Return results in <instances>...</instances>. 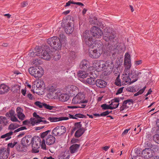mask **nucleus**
<instances>
[{
  "mask_svg": "<svg viewBox=\"0 0 159 159\" xmlns=\"http://www.w3.org/2000/svg\"><path fill=\"white\" fill-rule=\"evenodd\" d=\"M90 32L93 36L96 38H99L103 34L102 30L95 26L91 28Z\"/></svg>",
  "mask_w": 159,
  "mask_h": 159,
  "instance_id": "1a4fd4ad",
  "label": "nucleus"
},
{
  "mask_svg": "<svg viewBox=\"0 0 159 159\" xmlns=\"http://www.w3.org/2000/svg\"><path fill=\"white\" fill-rule=\"evenodd\" d=\"M13 132L12 131L10 132L9 133H6L4 135H2L1 138L2 139L5 138H6L5 139V140L6 141L7 140L9 139H10L11 137V136Z\"/></svg>",
  "mask_w": 159,
  "mask_h": 159,
  "instance_id": "e433bc0d",
  "label": "nucleus"
},
{
  "mask_svg": "<svg viewBox=\"0 0 159 159\" xmlns=\"http://www.w3.org/2000/svg\"><path fill=\"white\" fill-rule=\"evenodd\" d=\"M56 87L55 85H50L48 87V90L50 94L52 95L53 92L56 91Z\"/></svg>",
  "mask_w": 159,
  "mask_h": 159,
  "instance_id": "ea45409f",
  "label": "nucleus"
},
{
  "mask_svg": "<svg viewBox=\"0 0 159 159\" xmlns=\"http://www.w3.org/2000/svg\"><path fill=\"white\" fill-rule=\"evenodd\" d=\"M81 122L75 123L74 125V127L72 130L71 133H73L75 131L79 129H81L82 125L80 124Z\"/></svg>",
  "mask_w": 159,
  "mask_h": 159,
  "instance_id": "72a5a7b5",
  "label": "nucleus"
},
{
  "mask_svg": "<svg viewBox=\"0 0 159 159\" xmlns=\"http://www.w3.org/2000/svg\"><path fill=\"white\" fill-rule=\"evenodd\" d=\"M89 62L84 59L82 60L80 65V68L82 70L87 71L89 67Z\"/></svg>",
  "mask_w": 159,
  "mask_h": 159,
  "instance_id": "5701e85b",
  "label": "nucleus"
},
{
  "mask_svg": "<svg viewBox=\"0 0 159 159\" xmlns=\"http://www.w3.org/2000/svg\"><path fill=\"white\" fill-rule=\"evenodd\" d=\"M19 126L20 125L16 123H12L9 125L8 129L11 130H14Z\"/></svg>",
  "mask_w": 159,
  "mask_h": 159,
  "instance_id": "a19ab883",
  "label": "nucleus"
},
{
  "mask_svg": "<svg viewBox=\"0 0 159 159\" xmlns=\"http://www.w3.org/2000/svg\"><path fill=\"white\" fill-rule=\"evenodd\" d=\"M61 57V56L59 52L57 51L55 54L53 58L55 60L57 61L60 59Z\"/></svg>",
  "mask_w": 159,
  "mask_h": 159,
  "instance_id": "49530a36",
  "label": "nucleus"
},
{
  "mask_svg": "<svg viewBox=\"0 0 159 159\" xmlns=\"http://www.w3.org/2000/svg\"><path fill=\"white\" fill-rule=\"evenodd\" d=\"M31 124L32 125L34 126L35 125H38L42 121V120H38L36 118L32 117L30 119Z\"/></svg>",
  "mask_w": 159,
  "mask_h": 159,
  "instance_id": "2f4dec72",
  "label": "nucleus"
},
{
  "mask_svg": "<svg viewBox=\"0 0 159 159\" xmlns=\"http://www.w3.org/2000/svg\"><path fill=\"white\" fill-rule=\"evenodd\" d=\"M119 104V103H115L111 101V103L110 104L111 106H112V108H113V109L117 108Z\"/></svg>",
  "mask_w": 159,
  "mask_h": 159,
  "instance_id": "864d4df0",
  "label": "nucleus"
},
{
  "mask_svg": "<svg viewBox=\"0 0 159 159\" xmlns=\"http://www.w3.org/2000/svg\"><path fill=\"white\" fill-rule=\"evenodd\" d=\"M10 149L1 148L0 149V159H7L9 156Z\"/></svg>",
  "mask_w": 159,
  "mask_h": 159,
  "instance_id": "f3484780",
  "label": "nucleus"
},
{
  "mask_svg": "<svg viewBox=\"0 0 159 159\" xmlns=\"http://www.w3.org/2000/svg\"><path fill=\"white\" fill-rule=\"evenodd\" d=\"M16 150L20 152H22L24 151V149L22 147H21V146L20 144H16Z\"/></svg>",
  "mask_w": 159,
  "mask_h": 159,
  "instance_id": "4d7b16f0",
  "label": "nucleus"
},
{
  "mask_svg": "<svg viewBox=\"0 0 159 159\" xmlns=\"http://www.w3.org/2000/svg\"><path fill=\"white\" fill-rule=\"evenodd\" d=\"M67 93L70 95H75L78 92V89L76 86L73 85H68L66 89Z\"/></svg>",
  "mask_w": 159,
  "mask_h": 159,
  "instance_id": "dca6fc26",
  "label": "nucleus"
},
{
  "mask_svg": "<svg viewBox=\"0 0 159 159\" xmlns=\"http://www.w3.org/2000/svg\"><path fill=\"white\" fill-rule=\"evenodd\" d=\"M105 70L106 69H112L114 67V64L112 61L110 60H108L105 62Z\"/></svg>",
  "mask_w": 159,
  "mask_h": 159,
  "instance_id": "7c9ffc66",
  "label": "nucleus"
},
{
  "mask_svg": "<svg viewBox=\"0 0 159 159\" xmlns=\"http://www.w3.org/2000/svg\"><path fill=\"white\" fill-rule=\"evenodd\" d=\"M33 116L36 119L39 120L40 118V116H39V115H37V113L35 112H34L33 114Z\"/></svg>",
  "mask_w": 159,
  "mask_h": 159,
  "instance_id": "338daca9",
  "label": "nucleus"
},
{
  "mask_svg": "<svg viewBox=\"0 0 159 159\" xmlns=\"http://www.w3.org/2000/svg\"><path fill=\"white\" fill-rule=\"evenodd\" d=\"M155 153L154 150L149 148H145L142 152V156L148 159L152 157Z\"/></svg>",
  "mask_w": 159,
  "mask_h": 159,
  "instance_id": "9b49d317",
  "label": "nucleus"
},
{
  "mask_svg": "<svg viewBox=\"0 0 159 159\" xmlns=\"http://www.w3.org/2000/svg\"><path fill=\"white\" fill-rule=\"evenodd\" d=\"M43 51V50L42 47L39 46H36L34 50L30 52L29 55V56L32 57L35 56H40L41 54Z\"/></svg>",
  "mask_w": 159,
  "mask_h": 159,
  "instance_id": "ddd939ff",
  "label": "nucleus"
},
{
  "mask_svg": "<svg viewBox=\"0 0 159 159\" xmlns=\"http://www.w3.org/2000/svg\"><path fill=\"white\" fill-rule=\"evenodd\" d=\"M86 130V129L83 127L78 129L76 131L75 134V136L76 138L80 137L84 134Z\"/></svg>",
  "mask_w": 159,
  "mask_h": 159,
  "instance_id": "cd10ccee",
  "label": "nucleus"
},
{
  "mask_svg": "<svg viewBox=\"0 0 159 159\" xmlns=\"http://www.w3.org/2000/svg\"><path fill=\"white\" fill-rule=\"evenodd\" d=\"M141 74V73L139 71H136L134 70H131L130 73L131 80H132V82L131 83H133L137 81L139 78V75Z\"/></svg>",
  "mask_w": 159,
  "mask_h": 159,
  "instance_id": "a211bd4d",
  "label": "nucleus"
},
{
  "mask_svg": "<svg viewBox=\"0 0 159 159\" xmlns=\"http://www.w3.org/2000/svg\"><path fill=\"white\" fill-rule=\"evenodd\" d=\"M115 84L117 86H121V82H120V79L119 78V75L116 78L115 82Z\"/></svg>",
  "mask_w": 159,
  "mask_h": 159,
  "instance_id": "6e6d98bb",
  "label": "nucleus"
},
{
  "mask_svg": "<svg viewBox=\"0 0 159 159\" xmlns=\"http://www.w3.org/2000/svg\"><path fill=\"white\" fill-rule=\"evenodd\" d=\"M44 84L43 81L41 80H38V81L32 86V88L34 90V93H36L37 94L40 95L41 93L40 92L37 91L38 89L40 90L42 88L44 87Z\"/></svg>",
  "mask_w": 159,
  "mask_h": 159,
  "instance_id": "9d476101",
  "label": "nucleus"
},
{
  "mask_svg": "<svg viewBox=\"0 0 159 159\" xmlns=\"http://www.w3.org/2000/svg\"><path fill=\"white\" fill-rule=\"evenodd\" d=\"M61 26L65 29V32L67 34H71L74 30V25L73 24L67 20L63 22Z\"/></svg>",
  "mask_w": 159,
  "mask_h": 159,
  "instance_id": "6e6552de",
  "label": "nucleus"
},
{
  "mask_svg": "<svg viewBox=\"0 0 159 159\" xmlns=\"http://www.w3.org/2000/svg\"><path fill=\"white\" fill-rule=\"evenodd\" d=\"M14 113L15 111L13 110H11L6 113V116L7 117H11L14 116Z\"/></svg>",
  "mask_w": 159,
  "mask_h": 159,
  "instance_id": "de8ad7c7",
  "label": "nucleus"
},
{
  "mask_svg": "<svg viewBox=\"0 0 159 159\" xmlns=\"http://www.w3.org/2000/svg\"><path fill=\"white\" fill-rule=\"evenodd\" d=\"M89 31L86 30L83 34V36L84 42L89 47L93 46L94 44L95 41L92 38L90 37Z\"/></svg>",
  "mask_w": 159,
  "mask_h": 159,
  "instance_id": "423d86ee",
  "label": "nucleus"
},
{
  "mask_svg": "<svg viewBox=\"0 0 159 159\" xmlns=\"http://www.w3.org/2000/svg\"><path fill=\"white\" fill-rule=\"evenodd\" d=\"M47 42L49 45L56 50L60 49L61 48V40L57 37L53 36L49 38L48 39Z\"/></svg>",
  "mask_w": 159,
  "mask_h": 159,
  "instance_id": "f03ea898",
  "label": "nucleus"
},
{
  "mask_svg": "<svg viewBox=\"0 0 159 159\" xmlns=\"http://www.w3.org/2000/svg\"><path fill=\"white\" fill-rule=\"evenodd\" d=\"M59 98L61 101L65 102L69 99V97L66 94H62L60 95Z\"/></svg>",
  "mask_w": 159,
  "mask_h": 159,
  "instance_id": "c9c22d12",
  "label": "nucleus"
},
{
  "mask_svg": "<svg viewBox=\"0 0 159 159\" xmlns=\"http://www.w3.org/2000/svg\"><path fill=\"white\" fill-rule=\"evenodd\" d=\"M17 143V142H14L13 143H11L8 144V146L11 148H13Z\"/></svg>",
  "mask_w": 159,
  "mask_h": 159,
  "instance_id": "bf43d9fd",
  "label": "nucleus"
},
{
  "mask_svg": "<svg viewBox=\"0 0 159 159\" xmlns=\"http://www.w3.org/2000/svg\"><path fill=\"white\" fill-rule=\"evenodd\" d=\"M34 104L37 106L39 107V108H42L43 107V103H42L39 101H37L35 102Z\"/></svg>",
  "mask_w": 159,
  "mask_h": 159,
  "instance_id": "13d9d810",
  "label": "nucleus"
},
{
  "mask_svg": "<svg viewBox=\"0 0 159 159\" xmlns=\"http://www.w3.org/2000/svg\"><path fill=\"white\" fill-rule=\"evenodd\" d=\"M43 107L46 109L51 110H52L53 108L55 107L54 106H51L49 104H47L45 103H43Z\"/></svg>",
  "mask_w": 159,
  "mask_h": 159,
  "instance_id": "603ef678",
  "label": "nucleus"
},
{
  "mask_svg": "<svg viewBox=\"0 0 159 159\" xmlns=\"http://www.w3.org/2000/svg\"><path fill=\"white\" fill-rule=\"evenodd\" d=\"M102 53V51H98L97 49L94 50L93 51L90 52L89 56L93 58H98Z\"/></svg>",
  "mask_w": 159,
  "mask_h": 159,
  "instance_id": "412c9836",
  "label": "nucleus"
},
{
  "mask_svg": "<svg viewBox=\"0 0 159 159\" xmlns=\"http://www.w3.org/2000/svg\"><path fill=\"white\" fill-rule=\"evenodd\" d=\"M8 121L7 119L5 117L2 116H0V124L6 125Z\"/></svg>",
  "mask_w": 159,
  "mask_h": 159,
  "instance_id": "58836bf2",
  "label": "nucleus"
},
{
  "mask_svg": "<svg viewBox=\"0 0 159 159\" xmlns=\"http://www.w3.org/2000/svg\"><path fill=\"white\" fill-rule=\"evenodd\" d=\"M106 82L101 79H97L96 80L95 84L97 87L100 88H103L106 86Z\"/></svg>",
  "mask_w": 159,
  "mask_h": 159,
  "instance_id": "393cba45",
  "label": "nucleus"
},
{
  "mask_svg": "<svg viewBox=\"0 0 159 159\" xmlns=\"http://www.w3.org/2000/svg\"><path fill=\"white\" fill-rule=\"evenodd\" d=\"M105 61H98L94 62L93 66L98 71H100L105 70Z\"/></svg>",
  "mask_w": 159,
  "mask_h": 159,
  "instance_id": "2eb2a0df",
  "label": "nucleus"
},
{
  "mask_svg": "<svg viewBox=\"0 0 159 159\" xmlns=\"http://www.w3.org/2000/svg\"><path fill=\"white\" fill-rule=\"evenodd\" d=\"M75 119H77L78 118H86L85 116L82 114L79 113L75 115Z\"/></svg>",
  "mask_w": 159,
  "mask_h": 159,
  "instance_id": "5fc2aeb1",
  "label": "nucleus"
},
{
  "mask_svg": "<svg viewBox=\"0 0 159 159\" xmlns=\"http://www.w3.org/2000/svg\"><path fill=\"white\" fill-rule=\"evenodd\" d=\"M28 3L27 2H23L21 3V6L22 8L26 7L28 5Z\"/></svg>",
  "mask_w": 159,
  "mask_h": 159,
  "instance_id": "680f3d73",
  "label": "nucleus"
},
{
  "mask_svg": "<svg viewBox=\"0 0 159 159\" xmlns=\"http://www.w3.org/2000/svg\"><path fill=\"white\" fill-rule=\"evenodd\" d=\"M17 116L20 120H23L25 116L23 113V110L20 107H18L16 109Z\"/></svg>",
  "mask_w": 159,
  "mask_h": 159,
  "instance_id": "b1692460",
  "label": "nucleus"
},
{
  "mask_svg": "<svg viewBox=\"0 0 159 159\" xmlns=\"http://www.w3.org/2000/svg\"><path fill=\"white\" fill-rule=\"evenodd\" d=\"M119 48V47L118 46L116 47V48H115L114 47H113V46H112L111 49L110 50V51H114V53H118L120 52V51Z\"/></svg>",
  "mask_w": 159,
  "mask_h": 159,
  "instance_id": "37998d69",
  "label": "nucleus"
},
{
  "mask_svg": "<svg viewBox=\"0 0 159 159\" xmlns=\"http://www.w3.org/2000/svg\"><path fill=\"white\" fill-rule=\"evenodd\" d=\"M95 47L96 48L99 49V51H102L103 47V45L102 43L100 40H96L95 41L94 44L92 47Z\"/></svg>",
  "mask_w": 159,
  "mask_h": 159,
  "instance_id": "a878e982",
  "label": "nucleus"
},
{
  "mask_svg": "<svg viewBox=\"0 0 159 159\" xmlns=\"http://www.w3.org/2000/svg\"><path fill=\"white\" fill-rule=\"evenodd\" d=\"M95 79L91 77L88 78L86 80V83L91 85H95Z\"/></svg>",
  "mask_w": 159,
  "mask_h": 159,
  "instance_id": "f704fd0d",
  "label": "nucleus"
},
{
  "mask_svg": "<svg viewBox=\"0 0 159 159\" xmlns=\"http://www.w3.org/2000/svg\"><path fill=\"white\" fill-rule=\"evenodd\" d=\"M124 65L126 68L125 70H127L130 69L131 67L130 56L128 52L126 53L125 55Z\"/></svg>",
  "mask_w": 159,
  "mask_h": 159,
  "instance_id": "4468645a",
  "label": "nucleus"
},
{
  "mask_svg": "<svg viewBox=\"0 0 159 159\" xmlns=\"http://www.w3.org/2000/svg\"><path fill=\"white\" fill-rule=\"evenodd\" d=\"M146 88V86H144L143 89H141L138 92H137L136 93H135L134 94V96H137L140 94H142L144 92Z\"/></svg>",
  "mask_w": 159,
  "mask_h": 159,
  "instance_id": "09e8293b",
  "label": "nucleus"
},
{
  "mask_svg": "<svg viewBox=\"0 0 159 159\" xmlns=\"http://www.w3.org/2000/svg\"><path fill=\"white\" fill-rule=\"evenodd\" d=\"M27 97L30 100H33L34 99L33 96L30 93H29L27 94Z\"/></svg>",
  "mask_w": 159,
  "mask_h": 159,
  "instance_id": "774afa93",
  "label": "nucleus"
},
{
  "mask_svg": "<svg viewBox=\"0 0 159 159\" xmlns=\"http://www.w3.org/2000/svg\"><path fill=\"white\" fill-rule=\"evenodd\" d=\"M11 120L13 122H18L20 123V121H19L17 118L14 115L11 118Z\"/></svg>",
  "mask_w": 159,
  "mask_h": 159,
  "instance_id": "052dcab7",
  "label": "nucleus"
},
{
  "mask_svg": "<svg viewBox=\"0 0 159 159\" xmlns=\"http://www.w3.org/2000/svg\"><path fill=\"white\" fill-rule=\"evenodd\" d=\"M30 138L26 137H23L21 141V143L23 146H26L30 144Z\"/></svg>",
  "mask_w": 159,
  "mask_h": 159,
  "instance_id": "c756f323",
  "label": "nucleus"
},
{
  "mask_svg": "<svg viewBox=\"0 0 159 159\" xmlns=\"http://www.w3.org/2000/svg\"><path fill=\"white\" fill-rule=\"evenodd\" d=\"M54 136L52 134H48L45 138V141L48 145H51L53 144L56 140Z\"/></svg>",
  "mask_w": 159,
  "mask_h": 159,
  "instance_id": "aec40b11",
  "label": "nucleus"
},
{
  "mask_svg": "<svg viewBox=\"0 0 159 159\" xmlns=\"http://www.w3.org/2000/svg\"><path fill=\"white\" fill-rule=\"evenodd\" d=\"M152 132L153 133H159V126L158 125H157L156 126L153 127Z\"/></svg>",
  "mask_w": 159,
  "mask_h": 159,
  "instance_id": "8fccbe9b",
  "label": "nucleus"
},
{
  "mask_svg": "<svg viewBox=\"0 0 159 159\" xmlns=\"http://www.w3.org/2000/svg\"><path fill=\"white\" fill-rule=\"evenodd\" d=\"M85 70H80L78 72L77 75L78 76L81 78H85L87 77L88 74L87 73Z\"/></svg>",
  "mask_w": 159,
  "mask_h": 159,
  "instance_id": "473e14b6",
  "label": "nucleus"
},
{
  "mask_svg": "<svg viewBox=\"0 0 159 159\" xmlns=\"http://www.w3.org/2000/svg\"><path fill=\"white\" fill-rule=\"evenodd\" d=\"M30 74L36 79H39L43 74V69L41 66H32L29 69Z\"/></svg>",
  "mask_w": 159,
  "mask_h": 159,
  "instance_id": "7ed1b4c3",
  "label": "nucleus"
},
{
  "mask_svg": "<svg viewBox=\"0 0 159 159\" xmlns=\"http://www.w3.org/2000/svg\"><path fill=\"white\" fill-rule=\"evenodd\" d=\"M111 30L109 27H107L104 30L103 39L107 42H114L116 37V34L111 32Z\"/></svg>",
  "mask_w": 159,
  "mask_h": 159,
  "instance_id": "20e7f679",
  "label": "nucleus"
},
{
  "mask_svg": "<svg viewBox=\"0 0 159 159\" xmlns=\"http://www.w3.org/2000/svg\"><path fill=\"white\" fill-rule=\"evenodd\" d=\"M126 68L124 70L122 78L123 81L122 82L123 85H126L128 84H131L132 83V80L129 77L130 69L128 70H125Z\"/></svg>",
  "mask_w": 159,
  "mask_h": 159,
  "instance_id": "0eeeda50",
  "label": "nucleus"
},
{
  "mask_svg": "<svg viewBox=\"0 0 159 159\" xmlns=\"http://www.w3.org/2000/svg\"><path fill=\"white\" fill-rule=\"evenodd\" d=\"M153 139L154 141L159 144V134H156L154 135Z\"/></svg>",
  "mask_w": 159,
  "mask_h": 159,
  "instance_id": "a18cd8bd",
  "label": "nucleus"
},
{
  "mask_svg": "<svg viewBox=\"0 0 159 159\" xmlns=\"http://www.w3.org/2000/svg\"><path fill=\"white\" fill-rule=\"evenodd\" d=\"M126 90L128 92H133L134 91V88L132 86L128 87L126 88Z\"/></svg>",
  "mask_w": 159,
  "mask_h": 159,
  "instance_id": "0e129e2a",
  "label": "nucleus"
},
{
  "mask_svg": "<svg viewBox=\"0 0 159 159\" xmlns=\"http://www.w3.org/2000/svg\"><path fill=\"white\" fill-rule=\"evenodd\" d=\"M80 146V144H74L72 145L70 148V152L71 153H74L76 152Z\"/></svg>",
  "mask_w": 159,
  "mask_h": 159,
  "instance_id": "c85d7f7f",
  "label": "nucleus"
},
{
  "mask_svg": "<svg viewBox=\"0 0 159 159\" xmlns=\"http://www.w3.org/2000/svg\"><path fill=\"white\" fill-rule=\"evenodd\" d=\"M66 128L64 126L59 125L56 127L52 130L51 134L55 137H59L65 133Z\"/></svg>",
  "mask_w": 159,
  "mask_h": 159,
  "instance_id": "39448f33",
  "label": "nucleus"
},
{
  "mask_svg": "<svg viewBox=\"0 0 159 159\" xmlns=\"http://www.w3.org/2000/svg\"><path fill=\"white\" fill-rule=\"evenodd\" d=\"M51 131V130H48L43 132L41 134L40 137L42 139L41 140V138L39 136L34 137L31 139L32 146L33 152L37 153L39 152V148L41 146V148L44 150H46V144L45 143V138L48 133Z\"/></svg>",
  "mask_w": 159,
  "mask_h": 159,
  "instance_id": "f257e3e1",
  "label": "nucleus"
},
{
  "mask_svg": "<svg viewBox=\"0 0 159 159\" xmlns=\"http://www.w3.org/2000/svg\"><path fill=\"white\" fill-rule=\"evenodd\" d=\"M71 4H74V1L72 0H70L68 2H67L66 3V5H65V7H68L70 6V5Z\"/></svg>",
  "mask_w": 159,
  "mask_h": 159,
  "instance_id": "69168bd1",
  "label": "nucleus"
},
{
  "mask_svg": "<svg viewBox=\"0 0 159 159\" xmlns=\"http://www.w3.org/2000/svg\"><path fill=\"white\" fill-rule=\"evenodd\" d=\"M101 107L103 110L111 109L113 110V108H112V106H111L110 104L107 105L106 104H103L101 105Z\"/></svg>",
  "mask_w": 159,
  "mask_h": 159,
  "instance_id": "79ce46f5",
  "label": "nucleus"
},
{
  "mask_svg": "<svg viewBox=\"0 0 159 159\" xmlns=\"http://www.w3.org/2000/svg\"><path fill=\"white\" fill-rule=\"evenodd\" d=\"M125 101L128 105V106L130 105L133 102V100L132 99H128Z\"/></svg>",
  "mask_w": 159,
  "mask_h": 159,
  "instance_id": "e2e57ef3",
  "label": "nucleus"
},
{
  "mask_svg": "<svg viewBox=\"0 0 159 159\" xmlns=\"http://www.w3.org/2000/svg\"><path fill=\"white\" fill-rule=\"evenodd\" d=\"M40 62L41 61L40 60L35 59L32 62V65L35 66H38L39 65Z\"/></svg>",
  "mask_w": 159,
  "mask_h": 159,
  "instance_id": "3c124183",
  "label": "nucleus"
},
{
  "mask_svg": "<svg viewBox=\"0 0 159 159\" xmlns=\"http://www.w3.org/2000/svg\"><path fill=\"white\" fill-rule=\"evenodd\" d=\"M69 119L68 117L61 116L59 117H49L48 120L51 122H55L63 120H67Z\"/></svg>",
  "mask_w": 159,
  "mask_h": 159,
  "instance_id": "4be33fe9",
  "label": "nucleus"
},
{
  "mask_svg": "<svg viewBox=\"0 0 159 159\" xmlns=\"http://www.w3.org/2000/svg\"><path fill=\"white\" fill-rule=\"evenodd\" d=\"M9 87L4 84H0V95L5 93L9 90Z\"/></svg>",
  "mask_w": 159,
  "mask_h": 159,
  "instance_id": "bb28decb",
  "label": "nucleus"
},
{
  "mask_svg": "<svg viewBox=\"0 0 159 159\" xmlns=\"http://www.w3.org/2000/svg\"><path fill=\"white\" fill-rule=\"evenodd\" d=\"M70 154L67 152H64L59 156V159H69L70 157Z\"/></svg>",
  "mask_w": 159,
  "mask_h": 159,
  "instance_id": "4c0bfd02",
  "label": "nucleus"
},
{
  "mask_svg": "<svg viewBox=\"0 0 159 159\" xmlns=\"http://www.w3.org/2000/svg\"><path fill=\"white\" fill-rule=\"evenodd\" d=\"M52 54L48 49L43 50V51L41 54L40 57L46 60H49L50 59Z\"/></svg>",
  "mask_w": 159,
  "mask_h": 159,
  "instance_id": "6ab92c4d",
  "label": "nucleus"
},
{
  "mask_svg": "<svg viewBox=\"0 0 159 159\" xmlns=\"http://www.w3.org/2000/svg\"><path fill=\"white\" fill-rule=\"evenodd\" d=\"M129 107L125 101H124L123 103L122 106L120 107V110L121 111H123L124 109L127 108Z\"/></svg>",
  "mask_w": 159,
  "mask_h": 159,
  "instance_id": "c03bdc74",
  "label": "nucleus"
},
{
  "mask_svg": "<svg viewBox=\"0 0 159 159\" xmlns=\"http://www.w3.org/2000/svg\"><path fill=\"white\" fill-rule=\"evenodd\" d=\"M85 98L84 94L82 93H78L73 99L72 103L76 104L81 103Z\"/></svg>",
  "mask_w": 159,
  "mask_h": 159,
  "instance_id": "f8f14e48",
  "label": "nucleus"
}]
</instances>
